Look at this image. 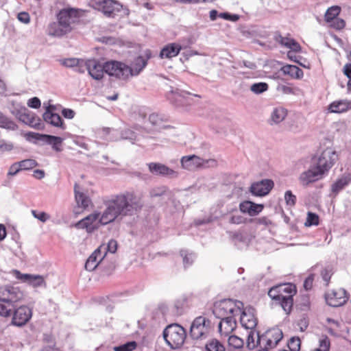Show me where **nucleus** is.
I'll return each instance as SVG.
<instances>
[{
    "mask_svg": "<svg viewBox=\"0 0 351 351\" xmlns=\"http://www.w3.org/2000/svg\"><path fill=\"white\" fill-rule=\"evenodd\" d=\"M0 128L8 131H15L18 129V125L10 118L0 112Z\"/></svg>",
    "mask_w": 351,
    "mask_h": 351,
    "instance_id": "obj_37",
    "label": "nucleus"
},
{
    "mask_svg": "<svg viewBox=\"0 0 351 351\" xmlns=\"http://www.w3.org/2000/svg\"><path fill=\"white\" fill-rule=\"evenodd\" d=\"M121 136L123 139L128 140L132 143H134L136 141L139 140L138 136L135 134V132L130 129L122 131Z\"/></svg>",
    "mask_w": 351,
    "mask_h": 351,
    "instance_id": "obj_48",
    "label": "nucleus"
},
{
    "mask_svg": "<svg viewBox=\"0 0 351 351\" xmlns=\"http://www.w3.org/2000/svg\"><path fill=\"white\" fill-rule=\"evenodd\" d=\"M339 11L340 8L338 6H332L329 8L325 13V20L327 22L333 21L339 14Z\"/></svg>",
    "mask_w": 351,
    "mask_h": 351,
    "instance_id": "obj_47",
    "label": "nucleus"
},
{
    "mask_svg": "<svg viewBox=\"0 0 351 351\" xmlns=\"http://www.w3.org/2000/svg\"><path fill=\"white\" fill-rule=\"evenodd\" d=\"M106 208L100 216L99 213H93L75 223L79 229H93V223L99 218L98 223L106 225L120 217L136 215L143 208L141 198L134 192L126 191L112 197L104 202Z\"/></svg>",
    "mask_w": 351,
    "mask_h": 351,
    "instance_id": "obj_1",
    "label": "nucleus"
},
{
    "mask_svg": "<svg viewBox=\"0 0 351 351\" xmlns=\"http://www.w3.org/2000/svg\"><path fill=\"white\" fill-rule=\"evenodd\" d=\"M276 40L280 43L282 46L291 49L293 51H300L301 49L300 45L294 39L289 37H284L279 35L276 37Z\"/></svg>",
    "mask_w": 351,
    "mask_h": 351,
    "instance_id": "obj_34",
    "label": "nucleus"
},
{
    "mask_svg": "<svg viewBox=\"0 0 351 351\" xmlns=\"http://www.w3.org/2000/svg\"><path fill=\"white\" fill-rule=\"evenodd\" d=\"M182 47L178 43H170L165 45L160 53L161 58H171L178 55Z\"/></svg>",
    "mask_w": 351,
    "mask_h": 351,
    "instance_id": "obj_29",
    "label": "nucleus"
},
{
    "mask_svg": "<svg viewBox=\"0 0 351 351\" xmlns=\"http://www.w3.org/2000/svg\"><path fill=\"white\" fill-rule=\"evenodd\" d=\"M17 19L23 23L28 24L30 21V17L27 12H21L18 14Z\"/></svg>",
    "mask_w": 351,
    "mask_h": 351,
    "instance_id": "obj_61",
    "label": "nucleus"
},
{
    "mask_svg": "<svg viewBox=\"0 0 351 351\" xmlns=\"http://www.w3.org/2000/svg\"><path fill=\"white\" fill-rule=\"evenodd\" d=\"M351 108V101L343 99L337 100L332 102L328 108L330 112L332 113H342L348 111Z\"/></svg>",
    "mask_w": 351,
    "mask_h": 351,
    "instance_id": "obj_30",
    "label": "nucleus"
},
{
    "mask_svg": "<svg viewBox=\"0 0 351 351\" xmlns=\"http://www.w3.org/2000/svg\"><path fill=\"white\" fill-rule=\"evenodd\" d=\"M351 182V176H343L338 179L332 186V191L338 193Z\"/></svg>",
    "mask_w": 351,
    "mask_h": 351,
    "instance_id": "obj_39",
    "label": "nucleus"
},
{
    "mask_svg": "<svg viewBox=\"0 0 351 351\" xmlns=\"http://www.w3.org/2000/svg\"><path fill=\"white\" fill-rule=\"evenodd\" d=\"M98 249L100 250L102 254H105V256L107 252L114 254L117 250V242L114 239H111L108 241L107 245H101L98 247Z\"/></svg>",
    "mask_w": 351,
    "mask_h": 351,
    "instance_id": "obj_41",
    "label": "nucleus"
},
{
    "mask_svg": "<svg viewBox=\"0 0 351 351\" xmlns=\"http://www.w3.org/2000/svg\"><path fill=\"white\" fill-rule=\"evenodd\" d=\"M92 3L95 8L108 16H112L122 8V5L114 0H93Z\"/></svg>",
    "mask_w": 351,
    "mask_h": 351,
    "instance_id": "obj_13",
    "label": "nucleus"
},
{
    "mask_svg": "<svg viewBox=\"0 0 351 351\" xmlns=\"http://www.w3.org/2000/svg\"><path fill=\"white\" fill-rule=\"evenodd\" d=\"M74 193L75 200L78 206L82 208L88 207L90 203V199L84 193L81 191V187L77 184H75L74 186Z\"/></svg>",
    "mask_w": 351,
    "mask_h": 351,
    "instance_id": "obj_33",
    "label": "nucleus"
},
{
    "mask_svg": "<svg viewBox=\"0 0 351 351\" xmlns=\"http://www.w3.org/2000/svg\"><path fill=\"white\" fill-rule=\"evenodd\" d=\"M324 176L322 171L315 168V166L312 163L308 169L303 171L300 175L299 182L301 185L307 186L310 184L321 180Z\"/></svg>",
    "mask_w": 351,
    "mask_h": 351,
    "instance_id": "obj_18",
    "label": "nucleus"
},
{
    "mask_svg": "<svg viewBox=\"0 0 351 351\" xmlns=\"http://www.w3.org/2000/svg\"><path fill=\"white\" fill-rule=\"evenodd\" d=\"M227 219L232 224H241L245 222V218L243 217L237 210L235 213L228 215Z\"/></svg>",
    "mask_w": 351,
    "mask_h": 351,
    "instance_id": "obj_46",
    "label": "nucleus"
},
{
    "mask_svg": "<svg viewBox=\"0 0 351 351\" xmlns=\"http://www.w3.org/2000/svg\"><path fill=\"white\" fill-rule=\"evenodd\" d=\"M280 292H279V285L275 286L270 289L268 291V295L274 300H276L280 304Z\"/></svg>",
    "mask_w": 351,
    "mask_h": 351,
    "instance_id": "obj_56",
    "label": "nucleus"
},
{
    "mask_svg": "<svg viewBox=\"0 0 351 351\" xmlns=\"http://www.w3.org/2000/svg\"><path fill=\"white\" fill-rule=\"evenodd\" d=\"M40 351H60V350L56 347L53 341H51L47 345L43 346Z\"/></svg>",
    "mask_w": 351,
    "mask_h": 351,
    "instance_id": "obj_64",
    "label": "nucleus"
},
{
    "mask_svg": "<svg viewBox=\"0 0 351 351\" xmlns=\"http://www.w3.org/2000/svg\"><path fill=\"white\" fill-rule=\"evenodd\" d=\"M218 325L219 332L221 335L228 336L237 327L236 317L230 316L226 318H220Z\"/></svg>",
    "mask_w": 351,
    "mask_h": 351,
    "instance_id": "obj_24",
    "label": "nucleus"
},
{
    "mask_svg": "<svg viewBox=\"0 0 351 351\" xmlns=\"http://www.w3.org/2000/svg\"><path fill=\"white\" fill-rule=\"evenodd\" d=\"M53 108V106H49L47 107L46 111L44 112L43 115V119L45 122L51 124L54 127L64 129V125L62 118L58 114L54 113L51 111V109Z\"/></svg>",
    "mask_w": 351,
    "mask_h": 351,
    "instance_id": "obj_25",
    "label": "nucleus"
},
{
    "mask_svg": "<svg viewBox=\"0 0 351 351\" xmlns=\"http://www.w3.org/2000/svg\"><path fill=\"white\" fill-rule=\"evenodd\" d=\"M207 351H224L223 345L217 339H213L210 340L206 345Z\"/></svg>",
    "mask_w": 351,
    "mask_h": 351,
    "instance_id": "obj_43",
    "label": "nucleus"
},
{
    "mask_svg": "<svg viewBox=\"0 0 351 351\" xmlns=\"http://www.w3.org/2000/svg\"><path fill=\"white\" fill-rule=\"evenodd\" d=\"M149 122L153 125L158 128L159 130H165L167 131L165 134H169L173 130V128L169 125H164L162 120L158 114L152 113L149 117Z\"/></svg>",
    "mask_w": 351,
    "mask_h": 351,
    "instance_id": "obj_35",
    "label": "nucleus"
},
{
    "mask_svg": "<svg viewBox=\"0 0 351 351\" xmlns=\"http://www.w3.org/2000/svg\"><path fill=\"white\" fill-rule=\"evenodd\" d=\"M239 208L240 211L243 213H247L250 216H255L262 211L263 206L250 201H245L239 204Z\"/></svg>",
    "mask_w": 351,
    "mask_h": 351,
    "instance_id": "obj_26",
    "label": "nucleus"
},
{
    "mask_svg": "<svg viewBox=\"0 0 351 351\" xmlns=\"http://www.w3.org/2000/svg\"><path fill=\"white\" fill-rule=\"evenodd\" d=\"M24 137L26 141L30 143H36L38 141H42L46 144L51 145L52 149L56 152L62 151L61 145L63 138L61 137L33 132L25 133L24 134Z\"/></svg>",
    "mask_w": 351,
    "mask_h": 351,
    "instance_id": "obj_5",
    "label": "nucleus"
},
{
    "mask_svg": "<svg viewBox=\"0 0 351 351\" xmlns=\"http://www.w3.org/2000/svg\"><path fill=\"white\" fill-rule=\"evenodd\" d=\"M191 95L189 92L171 88L167 93V98L175 106L181 107L191 105L192 101Z\"/></svg>",
    "mask_w": 351,
    "mask_h": 351,
    "instance_id": "obj_11",
    "label": "nucleus"
},
{
    "mask_svg": "<svg viewBox=\"0 0 351 351\" xmlns=\"http://www.w3.org/2000/svg\"><path fill=\"white\" fill-rule=\"evenodd\" d=\"M149 172L156 176H161L167 178H176L178 173L160 162H149L147 164Z\"/></svg>",
    "mask_w": 351,
    "mask_h": 351,
    "instance_id": "obj_17",
    "label": "nucleus"
},
{
    "mask_svg": "<svg viewBox=\"0 0 351 351\" xmlns=\"http://www.w3.org/2000/svg\"><path fill=\"white\" fill-rule=\"evenodd\" d=\"M274 183L271 180H263L254 183L250 188L251 193L256 196H264L269 193L272 189Z\"/></svg>",
    "mask_w": 351,
    "mask_h": 351,
    "instance_id": "obj_23",
    "label": "nucleus"
},
{
    "mask_svg": "<svg viewBox=\"0 0 351 351\" xmlns=\"http://www.w3.org/2000/svg\"><path fill=\"white\" fill-rule=\"evenodd\" d=\"M258 335H259V333L256 332L254 329L250 330V332H248L247 335L246 342L247 347L250 350L254 349L257 346L258 343L261 344V343L263 342V341H258Z\"/></svg>",
    "mask_w": 351,
    "mask_h": 351,
    "instance_id": "obj_40",
    "label": "nucleus"
},
{
    "mask_svg": "<svg viewBox=\"0 0 351 351\" xmlns=\"http://www.w3.org/2000/svg\"><path fill=\"white\" fill-rule=\"evenodd\" d=\"M16 307L11 305L10 304H8L0 298V315L2 317H9L12 315V312L13 309H14Z\"/></svg>",
    "mask_w": 351,
    "mask_h": 351,
    "instance_id": "obj_44",
    "label": "nucleus"
},
{
    "mask_svg": "<svg viewBox=\"0 0 351 351\" xmlns=\"http://www.w3.org/2000/svg\"><path fill=\"white\" fill-rule=\"evenodd\" d=\"M219 17L233 22L237 21L240 19L239 15L229 12H221L219 14Z\"/></svg>",
    "mask_w": 351,
    "mask_h": 351,
    "instance_id": "obj_58",
    "label": "nucleus"
},
{
    "mask_svg": "<svg viewBox=\"0 0 351 351\" xmlns=\"http://www.w3.org/2000/svg\"><path fill=\"white\" fill-rule=\"evenodd\" d=\"M283 333L278 328H274L266 331L262 336L258 335V341H263L267 348H275L282 339Z\"/></svg>",
    "mask_w": 351,
    "mask_h": 351,
    "instance_id": "obj_15",
    "label": "nucleus"
},
{
    "mask_svg": "<svg viewBox=\"0 0 351 351\" xmlns=\"http://www.w3.org/2000/svg\"><path fill=\"white\" fill-rule=\"evenodd\" d=\"M287 114V111L283 107H276L274 108L270 116V124H278L282 122L286 117Z\"/></svg>",
    "mask_w": 351,
    "mask_h": 351,
    "instance_id": "obj_32",
    "label": "nucleus"
},
{
    "mask_svg": "<svg viewBox=\"0 0 351 351\" xmlns=\"http://www.w3.org/2000/svg\"><path fill=\"white\" fill-rule=\"evenodd\" d=\"M60 62L62 65L66 67L69 68H75L76 65H77L80 62V59L77 58H66L60 60Z\"/></svg>",
    "mask_w": 351,
    "mask_h": 351,
    "instance_id": "obj_57",
    "label": "nucleus"
},
{
    "mask_svg": "<svg viewBox=\"0 0 351 351\" xmlns=\"http://www.w3.org/2000/svg\"><path fill=\"white\" fill-rule=\"evenodd\" d=\"M81 16V12L74 8H68L62 10L58 15V19L63 25L69 26L71 31L73 25L77 23Z\"/></svg>",
    "mask_w": 351,
    "mask_h": 351,
    "instance_id": "obj_14",
    "label": "nucleus"
},
{
    "mask_svg": "<svg viewBox=\"0 0 351 351\" xmlns=\"http://www.w3.org/2000/svg\"><path fill=\"white\" fill-rule=\"evenodd\" d=\"M86 71L88 74L95 80H99L102 79L104 73V64H101L95 59L86 60Z\"/></svg>",
    "mask_w": 351,
    "mask_h": 351,
    "instance_id": "obj_22",
    "label": "nucleus"
},
{
    "mask_svg": "<svg viewBox=\"0 0 351 351\" xmlns=\"http://www.w3.org/2000/svg\"><path fill=\"white\" fill-rule=\"evenodd\" d=\"M15 277L23 282L27 283L34 287L45 285L43 277L40 275L21 274L18 270H14Z\"/></svg>",
    "mask_w": 351,
    "mask_h": 351,
    "instance_id": "obj_20",
    "label": "nucleus"
},
{
    "mask_svg": "<svg viewBox=\"0 0 351 351\" xmlns=\"http://www.w3.org/2000/svg\"><path fill=\"white\" fill-rule=\"evenodd\" d=\"M280 306L287 314H289L293 306V297L296 293L295 285L288 283L279 285Z\"/></svg>",
    "mask_w": 351,
    "mask_h": 351,
    "instance_id": "obj_8",
    "label": "nucleus"
},
{
    "mask_svg": "<svg viewBox=\"0 0 351 351\" xmlns=\"http://www.w3.org/2000/svg\"><path fill=\"white\" fill-rule=\"evenodd\" d=\"M210 321L205 317L199 316L192 322L190 335L193 339L206 338L210 328Z\"/></svg>",
    "mask_w": 351,
    "mask_h": 351,
    "instance_id": "obj_7",
    "label": "nucleus"
},
{
    "mask_svg": "<svg viewBox=\"0 0 351 351\" xmlns=\"http://www.w3.org/2000/svg\"><path fill=\"white\" fill-rule=\"evenodd\" d=\"M240 322L243 328L247 330H253L256 328L258 320L255 315V309L252 306H246L243 308L240 314Z\"/></svg>",
    "mask_w": 351,
    "mask_h": 351,
    "instance_id": "obj_16",
    "label": "nucleus"
},
{
    "mask_svg": "<svg viewBox=\"0 0 351 351\" xmlns=\"http://www.w3.org/2000/svg\"><path fill=\"white\" fill-rule=\"evenodd\" d=\"M104 73L117 79L128 80L127 64L119 61H109L104 64Z\"/></svg>",
    "mask_w": 351,
    "mask_h": 351,
    "instance_id": "obj_10",
    "label": "nucleus"
},
{
    "mask_svg": "<svg viewBox=\"0 0 351 351\" xmlns=\"http://www.w3.org/2000/svg\"><path fill=\"white\" fill-rule=\"evenodd\" d=\"M330 346L329 338L326 335H323L319 340V348L315 349V351H328Z\"/></svg>",
    "mask_w": 351,
    "mask_h": 351,
    "instance_id": "obj_50",
    "label": "nucleus"
},
{
    "mask_svg": "<svg viewBox=\"0 0 351 351\" xmlns=\"http://www.w3.org/2000/svg\"><path fill=\"white\" fill-rule=\"evenodd\" d=\"M21 170L31 169L37 166V162L34 159H25L19 162Z\"/></svg>",
    "mask_w": 351,
    "mask_h": 351,
    "instance_id": "obj_52",
    "label": "nucleus"
},
{
    "mask_svg": "<svg viewBox=\"0 0 351 351\" xmlns=\"http://www.w3.org/2000/svg\"><path fill=\"white\" fill-rule=\"evenodd\" d=\"M349 295L347 291L341 288L328 291L325 294L327 304L333 307L343 305L348 300Z\"/></svg>",
    "mask_w": 351,
    "mask_h": 351,
    "instance_id": "obj_12",
    "label": "nucleus"
},
{
    "mask_svg": "<svg viewBox=\"0 0 351 351\" xmlns=\"http://www.w3.org/2000/svg\"><path fill=\"white\" fill-rule=\"evenodd\" d=\"M32 316V309L27 306H21L14 310L12 324L16 326H23L31 319Z\"/></svg>",
    "mask_w": 351,
    "mask_h": 351,
    "instance_id": "obj_19",
    "label": "nucleus"
},
{
    "mask_svg": "<svg viewBox=\"0 0 351 351\" xmlns=\"http://www.w3.org/2000/svg\"><path fill=\"white\" fill-rule=\"evenodd\" d=\"M105 254H102L100 250H95L87 259L85 263V269L92 271L97 268L99 263L104 258Z\"/></svg>",
    "mask_w": 351,
    "mask_h": 351,
    "instance_id": "obj_27",
    "label": "nucleus"
},
{
    "mask_svg": "<svg viewBox=\"0 0 351 351\" xmlns=\"http://www.w3.org/2000/svg\"><path fill=\"white\" fill-rule=\"evenodd\" d=\"M20 120L26 125L35 129H40L41 126L40 119L32 112L26 111L21 114Z\"/></svg>",
    "mask_w": 351,
    "mask_h": 351,
    "instance_id": "obj_28",
    "label": "nucleus"
},
{
    "mask_svg": "<svg viewBox=\"0 0 351 351\" xmlns=\"http://www.w3.org/2000/svg\"><path fill=\"white\" fill-rule=\"evenodd\" d=\"M281 70L284 74L289 75L294 79H300L304 75L302 70L295 65L287 64L282 66Z\"/></svg>",
    "mask_w": 351,
    "mask_h": 351,
    "instance_id": "obj_36",
    "label": "nucleus"
},
{
    "mask_svg": "<svg viewBox=\"0 0 351 351\" xmlns=\"http://www.w3.org/2000/svg\"><path fill=\"white\" fill-rule=\"evenodd\" d=\"M149 196L152 198H156L160 197H169L171 195V192L169 189L165 186H155L150 189Z\"/></svg>",
    "mask_w": 351,
    "mask_h": 351,
    "instance_id": "obj_38",
    "label": "nucleus"
},
{
    "mask_svg": "<svg viewBox=\"0 0 351 351\" xmlns=\"http://www.w3.org/2000/svg\"><path fill=\"white\" fill-rule=\"evenodd\" d=\"M287 345L290 351H300L301 341L299 337H293L289 339Z\"/></svg>",
    "mask_w": 351,
    "mask_h": 351,
    "instance_id": "obj_53",
    "label": "nucleus"
},
{
    "mask_svg": "<svg viewBox=\"0 0 351 351\" xmlns=\"http://www.w3.org/2000/svg\"><path fill=\"white\" fill-rule=\"evenodd\" d=\"M31 213L34 218L37 219L43 223H45L50 219V215L44 211L32 210Z\"/></svg>",
    "mask_w": 351,
    "mask_h": 351,
    "instance_id": "obj_54",
    "label": "nucleus"
},
{
    "mask_svg": "<svg viewBox=\"0 0 351 351\" xmlns=\"http://www.w3.org/2000/svg\"><path fill=\"white\" fill-rule=\"evenodd\" d=\"M228 345L234 348H241L243 346V340L235 335H230L228 339Z\"/></svg>",
    "mask_w": 351,
    "mask_h": 351,
    "instance_id": "obj_49",
    "label": "nucleus"
},
{
    "mask_svg": "<svg viewBox=\"0 0 351 351\" xmlns=\"http://www.w3.org/2000/svg\"><path fill=\"white\" fill-rule=\"evenodd\" d=\"M278 90L286 95L295 94L297 88L289 86L282 85L278 88Z\"/></svg>",
    "mask_w": 351,
    "mask_h": 351,
    "instance_id": "obj_60",
    "label": "nucleus"
},
{
    "mask_svg": "<svg viewBox=\"0 0 351 351\" xmlns=\"http://www.w3.org/2000/svg\"><path fill=\"white\" fill-rule=\"evenodd\" d=\"M70 32L69 26L63 25L58 21V23H53L49 26L48 34L52 36L61 37Z\"/></svg>",
    "mask_w": 351,
    "mask_h": 351,
    "instance_id": "obj_31",
    "label": "nucleus"
},
{
    "mask_svg": "<svg viewBox=\"0 0 351 351\" xmlns=\"http://www.w3.org/2000/svg\"><path fill=\"white\" fill-rule=\"evenodd\" d=\"M21 167L19 166V162H15L12 164L8 171V176H15L20 171Z\"/></svg>",
    "mask_w": 351,
    "mask_h": 351,
    "instance_id": "obj_62",
    "label": "nucleus"
},
{
    "mask_svg": "<svg viewBox=\"0 0 351 351\" xmlns=\"http://www.w3.org/2000/svg\"><path fill=\"white\" fill-rule=\"evenodd\" d=\"M338 159L337 152L332 148H326L321 155L313 161V164L315 168L319 171H322V173L325 175L334 165Z\"/></svg>",
    "mask_w": 351,
    "mask_h": 351,
    "instance_id": "obj_6",
    "label": "nucleus"
},
{
    "mask_svg": "<svg viewBox=\"0 0 351 351\" xmlns=\"http://www.w3.org/2000/svg\"><path fill=\"white\" fill-rule=\"evenodd\" d=\"M319 224V217L317 214L308 212L307 215L306 221L305 222L306 226H317Z\"/></svg>",
    "mask_w": 351,
    "mask_h": 351,
    "instance_id": "obj_55",
    "label": "nucleus"
},
{
    "mask_svg": "<svg viewBox=\"0 0 351 351\" xmlns=\"http://www.w3.org/2000/svg\"><path fill=\"white\" fill-rule=\"evenodd\" d=\"M147 59L139 56L131 62L130 66L127 65L128 78L138 75L147 66Z\"/></svg>",
    "mask_w": 351,
    "mask_h": 351,
    "instance_id": "obj_21",
    "label": "nucleus"
},
{
    "mask_svg": "<svg viewBox=\"0 0 351 351\" xmlns=\"http://www.w3.org/2000/svg\"><path fill=\"white\" fill-rule=\"evenodd\" d=\"M285 199L288 205L293 206L295 204L296 197L290 191L285 193Z\"/></svg>",
    "mask_w": 351,
    "mask_h": 351,
    "instance_id": "obj_59",
    "label": "nucleus"
},
{
    "mask_svg": "<svg viewBox=\"0 0 351 351\" xmlns=\"http://www.w3.org/2000/svg\"><path fill=\"white\" fill-rule=\"evenodd\" d=\"M269 86L266 82H256L250 86V90L256 95L261 94L268 90Z\"/></svg>",
    "mask_w": 351,
    "mask_h": 351,
    "instance_id": "obj_45",
    "label": "nucleus"
},
{
    "mask_svg": "<svg viewBox=\"0 0 351 351\" xmlns=\"http://www.w3.org/2000/svg\"><path fill=\"white\" fill-rule=\"evenodd\" d=\"M243 303L232 299H224L215 302L213 313L216 318L237 317L243 308Z\"/></svg>",
    "mask_w": 351,
    "mask_h": 351,
    "instance_id": "obj_2",
    "label": "nucleus"
},
{
    "mask_svg": "<svg viewBox=\"0 0 351 351\" xmlns=\"http://www.w3.org/2000/svg\"><path fill=\"white\" fill-rule=\"evenodd\" d=\"M27 106L32 108H38L40 106V101L38 97H33L28 100Z\"/></svg>",
    "mask_w": 351,
    "mask_h": 351,
    "instance_id": "obj_63",
    "label": "nucleus"
},
{
    "mask_svg": "<svg viewBox=\"0 0 351 351\" xmlns=\"http://www.w3.org/2000/svg\"><path fill=\"white\" fill-rule=\"evenodd\" d=\"M163 337L171 349L180 348L186 337L185 329L178 324L168 325L163 330Z\"/></svg>",
    "mask_w": 351,
    "mask_h": 351,
    "instance_id": "obj_3",
    "label": "nucleus"
},
{
    "mask_svg": "<svg viewBox=\"0 0 351 351\" xmlns=\"http://www.w3.org/2000/svg\"><path fill=\"white\" fill-rule=\"evenodd\" d=\"M180 256L182 257L184 267L191 266L196 258L194 253L185 250L180 251Z\"/></svg>",
    "mask_w": 351,
    "mask_h": 351,
    "instance_id": "obj_42",
    "label": "nucleus"
},
{
    "mask_svg": "<svg viewBox=\"0 0 351 351\" xmlns=\"http://www.w3.org/2000/svg\"><path fill=\"white\" fill-rule=\"evenodd\" d=\"M0 298L16 307V303L23 298V293L19 287L6 285L0 287Z\"/></svg>",
    "mask_w": 351,
    "mask_h": 351,
    "instance_id": "obj_9",
    "label": "nucleus"
},
{
    "mask_svg": "<svg viewBox=\"0 0 351 351\" xmlns=\"http://www.w3.org/2000/svg\"><path fill=\"white\" fill-rule=\"evenodd\" d=\"M137 346V343L134 341L127 342L123 345L115 346L114 348V351H132Z\"/></svg>",
    "mask_w": 351,
    "mask_h": 351,
    "instance_id": "obj_51",
    "label": "nucleus"
},
{
    "mask_svg": "<svg viewBox=\"0 0 351 351\" xmlns=\"http://www.w3.org/2000/svg\"><path fill=\"white\" fill-rule=\"evenodd\" d=\"M181 165L184 169L193 171L200 168L216 167L217 162L215 159L205 160L196 155H190L181 158Z\"/></svg>",
    "mask_w": 351,
    "mask_h": 351,
    "instance_id": "obj_4",
    "label": "nucleus"
}]
</instances>
